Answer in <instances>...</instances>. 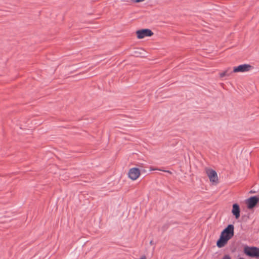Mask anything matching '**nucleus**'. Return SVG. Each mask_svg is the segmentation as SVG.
Instances as JSON below:
<instances>
[{
  "mask_svg": "<svg viewBox=\"0 0 259 259\" xmlns=\"http://www.w3.org/2000/svg\"><path fill=\"white\" fill-rule=\"evenodd\" d=\"M244 252L246 255L250 257H259V248L256 247L246 246L244 248Z\"/></svg>",
  "mask_w": 259,
  "mask_h": 259,
  "instance_id": "f03ea898",
  "label": "nucleus"
},
{
  "mask_svg": "<svg viewBox=\"0 0 259 259\" xmlns=\"http://www.w3.org/2000/svg\"><path fill=\"white\" fill-rule=\"evenodd\" d=\"M140 175V170L137 168H131L128 171V177L132 180H137Z\"/></svg>",
  "mask_w": 259,
  "mask_h": 259,
  "instance_id": "423d86ee",
  "label": "nucleus"
},
{
  "mask_svg": "<svg viewBox=\"0 0 259 259\" xmlns=\"http://www.w3.org/2000/svg\"><path fill=\"white\" fill-rule=\"evenodd\" d=\"M234 227L233 225H229L221 233L220 238L217 241L219 247L224 246L234 235Z\"/></svg>",
  "mask_w": 259,
  "mask_h": 259,
  "instance_id": "f257e3e1",
  "label": "nucleus"
},
{
  "mask_svg": "<svg viewBox=\"0 0 259 259\" xmlns=\"http://www.w3.org/2000/svg\"><path fill=\"white\" fill-rule=\"evenodd\" d=\"M206 174L211 182L217 184L218 182V178L217 172L212 169H207Z\"/></svg>",
  "mask_w": 259,
  "mask_h": 259,
  "instance_id": "39448f33",
  "label": "nucleus"
},
{
  "mask_svg": "<svg viewBox=\"0 0 259 259\" xmlns=\"http://www.w3.org/2000/svg\"><path fill=\"white\" fill-rule=\"evenodd\" d=\"M71 67H68V70H71Z\"/></svg>",
  "mask_w": 259,
  "mask_h": 259,
  "instance_id": "4468645a",
  "label": "nucleus"
},
{
  "mask_svg": "<svg viewBox=\"0 0 259 259\" xmlns=\"http://www.w3.org/2000/svg\"><path fill=\"white\" fill-rule=\"evenodd\" d=\"M252 68L251 65L244 64L234 67L233 71L234 73L245 72L250 71Z\"/></svg>",
  "mask_w": 259,
  "mask_h": 259,
  "instance_id": "7ed1b4c3",
  "label": "nucleus"
},
{
  "mask_svg": "<svg viewBox=\"0 0 259 259\" xmlns=\"http://www.w3.org/2000/svg\"><path fill=\"white\" fill-rule=\"evenodd\" d=\"M222 259H231L228 255H225Z\"/></svg>",
  "mask_w": 259,
  "mask_h": 259,
  "instance_id": "9b49d317",
  "label": "nucleus"
},
{
  "mask_svg": "<svg viewBox=\"0 0 259 259\" xmlns=\"http://www.w3.org/2000/svg\"><path fill=\"white\" fill-rule=\"evenodd\" d=\"M155 169H154V168H153V169H152L151 170H155Z\"/></svg>",
  "mask_w": 259,
  "mask_h": 259,
  "instance_id": "dca6fc26",
  "label": "nucleus"
},
{
  "mask_svg": "<svg viewBox=\"0 0 259 259\" xmlns=\"http://www.w3.org/2000/svg\"><path fill=\"white\" fill-rule=\"evenodd\" d=\"M144 1L145 0H131V1L132 2L135 3L142 2H144Z\"/></svg>",
  "mask_w": 259,
  "mask_h": 259,
  "instance_id": "9d476101",
  "label": "nucleus"
},
{
  "mask_svg": "<svg viewBox=\"0 0 259 259\" xmlns=\"http://www.w3.org/2000/svg\"><path fill=\"white\" fill-rule=\"evenodd\" d=\"M233 69H232L231 68L229 67L225 69L224 71H223L222 72H220L219 73V76L220 77V79H222L225 77H228L233 73Z\"/></svg>",
  "mask_w": 259,
  "mask_h": 259,
  "instance_id": "1a4fd4ad",
  "label": "nucleus"
},
{
  "mask_svg": "<svg viewBox=\"0 0 259 259\" xmlns=\"http://www.w3.org/2000/svg\"><path fill=\"white\" fill-rule=\"evenodd\" d=\"M259 201L257 196H252L246 200V203L249 209L253 208Z\"/></svg>",
  "mask_w": 259,
  "mask_h": 259,
  "instance_id": "0eeeda50",
  "label": "nucleus"
},
{
  "mask_svg": "<svg viewBox=\"0 0 259 259\" xmlns=\"http://www.w3.org/2000/svg\"><path fill=\"white\" fill-rule=\"evenodd\" d=\"M240 209L239 206L235 203L232 206V213L235 216L236 219H239L240 217Z\"/></svg>",
  "mask_w": 259,
  "mask_h": 259,
  "instance_id": "6e6552de",
  "label": "nucleus"
},
{
  "mask_svg": "<svg viewBox=\"0 0 259 259\" xmlns=\"http://www.w3.org/2000/svg\"><path fill=\"white\" fill-rule=\"evenodd\" d=\"M140 259H146V256H143L142 257H141L140 258Z\"/></svg>",
  "mask_w": 259,
  "mask_h": 259,
  "instance_id": "ddd939ff",
  "label": "nucleus"
},
{
  "mask_svg": "<svg viewBox=\"0 0 259 259\" xmlns=\"http://www.w3.org/2000/svg\"><path fill=\"white\" fill-rule=\"evenodd\" d=\"M163 171H165V172H166L167 173H169L170 174H171V171H169V170H163Z\"/></svg>",
  "mask_w": 259,
  "mask_h": 259,
  "instance_id": "f8f14e48",
  "label": "nucleus"
},
{
  "mask_svg": "<svg viewBox=\"0 0 259 259\" xmlns=\"http://www.w3.org/2000/svg\"><path fill=\"white\" fill-rule=\"evenodd\" d=\"M238 259H244V258H243V257H240V258H238Z\"/></svg>",
  "mask_w": 259,
  "mask_h": 259,
  "instance_id": "2eb2a0df",
  "label": "nucleus"
},
{
  "mask_svg": "<svg viewBox=\"0 0 259 259\" xmlns=\"http://www.w3.org/2000/svg\"><path fill=\"white\" fill-rule=\"evenodd\" d=\"M137 37L139 39H142L146 36H151L153 35V32L149 29H144L139 30L136 31Z\"/></svg>",
  "mask_w": 259,
  "mask_h": 259,
  "instance_id": "20e7f679",
  "label": "nucleus"
}]
</instances>
